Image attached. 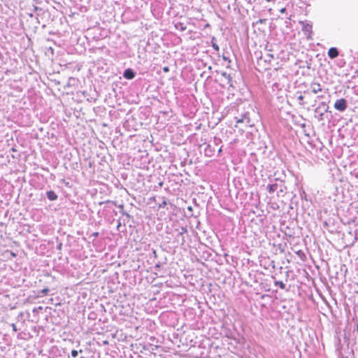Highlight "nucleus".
Listing matches in <instances>:
<instances>
[{"label": "nucleus", "instance_id": "12", "mask_svg": "<svg viewBox=\"0 0 358 358\" xmlns=\"http://www.w3.org/2000/svg\"><path fill=\"white\" fill-rule=\"evenodd\" d=\"M71 354L73 357H76L78 356V351L76 350H73Z\"/></svg>", "mask_w": 358, "mask_h": 358}, {"label": "nucleus", "instance_id": "17", "mask_svg": "<svg viewBox=\"0 0 358 358\" xmlns=\"http://www.w3.org/2000/svg\"><path fill=\"white\" fill-rule=\"evenodd\" d=\"M98 235H99V233H98V232H94V233L93 234V236H95V237H96V236H97Z\"/></svg>", "mask_w": 358, "mask_h": 358}, {"label": "nucleus", "instance_id": "2", "mask_svg": "<svg viewBox=\"0 0 358 358\" xmlns=\"http://www.w3.org/2000/svg\"><path fill=\"white\" fill-rule=\"evenodd\" d=\"M300 24H302V31L304 35L306 36L307 38L311 39L312 34H313V25L309 23H306L303 22H300Z\"/></svg>", "mask_w": 358, "mask_h": 358}, {"label": "nucleus", "instance_id": "8", "mask_svg": "<svg viewBox=\"0 0 358 358\" xmlns=\"http://www.w3.org/2000/svg\"><path fill=\"white\" fill-rule=\"evenodd\" d=\"M278 189V185L277 184H271L268 185L267 186V189L269 193L274 192Z\"/></svg>", "mask_w": 358, "mask_h": 358}, {"label": "nucleus", "instance_id": "3", "mask_svg": "<svg viewBox=\"0 0 358 358\" xmlns=\"http://www.w3.org/2000/svg\"><path fill=\"white\" fill-rule=\"evenodd\" d=\"M334 108L339 111H344L347 108V101L345 99H340L336 101Z\"/></svg>", "mask_w": 358, "mask_h": 358}, {"label": "nucleus", "instance_id": "7", "mask_svg": "<svg viewBox=\"0 0 358 358\" xmlns=\"http://www.w3.org/2000/svg\"><path fill=\"white\" fill-rule=\"evenodd\" d=\"M47 197L50 201H55L57 199V195L55 194V192L52 190L47 192Z\"/></svg>", "mask_w": 358, "mask_h": 358}, {"label": "nucleus", "instance_id": "10", "mask_svg": "<svg viewBox=\"0 0 358 358\" xmlns=\"http://www.w3.org/2000/svg\"><path fill=\"white\" fill-rule=\"evenodd\" d=\"M275 285H278L282 289L285 288V285L282 281L275 282Z\"/></svg>", "mask_w": 358, "mask_h": 358}, {"label": "nucleus", "instance_id": "4", "mask_svg": "<svg viewBox=\"0 0 358 358\" xmlns=\"http://www.w3.org/2000/svg\"><path fill=\"white\" fill-rule=\"evenodd\" d=\"M311 91L314 94H317L322 91L321 85L319 83L313 82L310 84Z\"/></svg>", "mask_w": 358, "mask_h": 358}, {"label": "nucleus", "instance_id": "11", "mask_svg": "<svg viewBox=\"0 0 358 358\" xmlns=\"http://www.w3.org/2000/svg\"><path fill=\"white\" fill-rule=\"evenodd\" d=\"M48 292H49V289H48V288H44V289H43L41 290V294H42V295H43V296H45V295H47V294H48Z\"/></svg>", "mask_w": 358, "mask_h": 358}, {"label": "nucleus", "instance_id": "13", "mask_svg": "<svg viewBox=\"0 0 358 358\" xmlns=\"http://www.w3.org/2000/svg\"><path fill=\"white\" fill-rule=\"evenodd\" d=\"M167 203L166 201L164 200L159 205V208H164L166 206Z\"/></svg>", "mask_w": 358, "mask_h": 358}, {"label": "nucleus", "instance_id": "6", "mask_svg": "<svg viewBox=\"0 0 358 358\" xmlns=\"http://www.w3.org/2000/svg\"><path fill=\"white\" fill-rule=\"evenodd\" d=\"M328 56L331 59H334L338 56V50L336 48H331L328 50Z\"/></svg>", "mask_w": 358, "mask_h": 358}, {"label": "nucleus", "instance_id": "16", "mask_svg": "<svg viewBox=\"0 0 358 358\" xmlns=\"http://www.w3.org/2000/svg\"><path fill=\"white\" fill-rule=\"evenodd\" d=\"M163 71L165 72V73H167L169 71V68L168 66H164L163 68Z\"/></svg>", "mask_w": 358, "mask_h": 358}, {"label": "nucleus", "instance_id": "15", "mask_svg": "<svg viewBox=\"0 0 358 358\" xmlns=\"http://www.w3.org/2000/svg\"><path fill=\"white\" fill-rule=\"evenodd\" d=\"M213 48L216 50V51H218L219 50V46L215 44V43H213Z\"/></svg>", "mask_w": 358, "mask_h": 358}, {"label": "nucleus", "instance_id": "14", "mask_svg": "<svg viewBox=\"0 0 358 358\" xmlns=\"http://www.w3.org/2000/svg\"><path fill=\"white\" fill-rule=\"evenodd\" d=\"M265 22H266V19H259L258 21L256 22V24H257V23L262 24V23H264Z\"/></svg>", "mask_w": 358, "mask_h": 358}, {"label": "nucleus", "instance_id": "9", "mask_svg": "<svg viewBox=\"0 0 358 358\" xmlns=\"http://www.w3.org/2000/svg\"><path fill=\"white\" fill-rule=\"evenodd\" d=\"M297 99L299 101V103L301 106L304 105L303 99L304 96L301 94V92H299V96H297Z\"/></svg>", "mask_w": 358, "mask_h": 358}, {"label": "nucleus", "instance_id": "1", "mask_svg": "<svg viewBox=\"0 0 358 358\" xmlns=\"http://www.w3.org/2000/svg\"><path fill=\"white\" fill-rule=\"evenodd\" d=\"M273 62V55L270 52H266L257 59V69L259 71H269L273 68L276 70Z\"/></svg>", "mask_w": 358, "mask_h": 358}, {"label": "nucleus", "instance_id": "5", "mask_svg": "<svg viewBox=\"0 0 358 358\" xmlns=\"http://www.w3.org/2000/svg\"><path fill=\"white\" fill-rule=\"evenodd\" d=\"M123 76L128 80L133 79L135 76V73L131 69H127L124 71Z\"/></svg>", "mask_w": 358, "mask_h": 358}, {"label": "nucleus", "instance_id": "18", "mask_svg": "<svg viewBox=\"0 0 358 358\" xmlns=\"http://www.w3.org/2000/svg\"><path fill=\"white\" fill-rule=\"evenodd\" d=\"M267 2H270L271 0H266Z\"/></svg>", "mask_w": 358, "mask_h": 358}]
</instances>
